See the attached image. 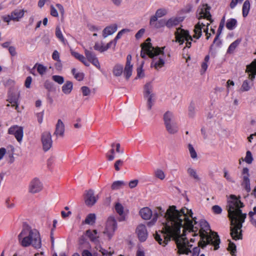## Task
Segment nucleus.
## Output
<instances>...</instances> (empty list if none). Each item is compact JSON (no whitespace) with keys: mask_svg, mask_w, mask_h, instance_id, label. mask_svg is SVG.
I'll return each mask as SVG.
<instances>
[{"mask_svg":"<svg viewBox=\"0 0 256 256\" xmlns=\"http://www.w3.org/2000/svg\"><path fill=\"white\" fill-rule=\"evenodd\" d=\"M56 64H54L55 68L57 70H62V66L61 61H60V60H56Z\"/></svg>","mask_w":256,"mask_h":256,"instance_id":"nucleus-64","label":"nucleus"},{"mask_svg":"<svg viewBox=\"0 0 256 256\" xmlns=\"http://www.w3.org/2000/svg\"><path fill=\"white\" fill-rule=\"evenodd\" d=\"M85 236L90 240L91 242L96 244V250L100 252L104 256H112V253L103 248L100 245L98 244L99 242V237L98 236L96 230H88L85 232Z\"/></svg>","mask_w":256,"mask_h":256,"instance_id":"nucleus-7","label":"nucleus"},{"mask_svg":"<svg viewBox=\"0 0 256 256\" xmlns=\"http://www.w3.org/2000/svg\"><path fill=\"white\" fill-rule=\"evenodd\" d=\"M8 134L14 135L18 142H21L24 136L23 128L18 125L12 126L8 128Z\"/></svg>","mask_w":256,"mask_h":256,"instance_id":"nucleus-11","label":"nucleus"},{"mask_svg":"<svg viewBox=\"0 0 256 256\" xmlns=\"http://www.w3.org/2000/svg\"><path fill=\"white\" fill-rule=\"evenodd\" d=\"M64 132V126L61 120H58L54 134L56 137H62Z\"/></svg>","mask_w":256,"mask_h":256,"instance_id":"nucleus-21","label":"nucleus"},{"mask_svg":"<svg viewBox=\"0 0 256 256\" xmlns=\"http://www.w3.org/2000/svg\"><path fill=\"white\" fill-rule=\"evenodd\" d=\"M246 72L248 74L249 79L252 82L256 76V59L246 66Z\"/></svg>","mask_w":256,"mask_h":256,"instance_id":"nucleus-17","label":"nucleus"},{"mask_svg":"<svg viewBox=\"0 0 256 256\" xmlns=\"http://www.w3.org/2000/svg\"><path fill=\"white\" fill-rule=\"evenodd\" d=\"M164 120L166 130L169 134H175L178 132V127L174 120V116L172 112H166L164 116Z\"/></svg>","mask_w":256,"mask_h":256,"instance_id":"nucleus-6","label":"nucleus"},{"mask_svg":"<svg viewBox=\"0 0 256 256\" xmlns=\"http://www.w3.org/2000/svg\"><path fill=\"white\" fill-rule=\"evenodd\" d=\"M84 53L88 60L95 66L100 69V64L94 52L85 49Z\"/></svg>","mask_w":256,"mask_h":256,"instance_id":"nucleus-18","label":"nucleus"},{"mask_svg":"<svg viewBox=\"0 0 256 256\" xmlns=\"http://www.w3.org/2000/svg\"><path fill=\"white\" fill-rule=\"evenodd\" d=\"M126 185V183L122 180H117L114 182L111 186L112 190H118L122 188Z\"/></svg>","mask_w":256,"mask_h":256,"instance_id":"nucleus-27","label":"nucleus"},{"mask_svg":"<svg viewBox=\"0 0 256 256\" xmlns=\"http://www.w3.org/2000/svg\"><path fill=\"white\" fill-rule=\"evenodd\" d=\"M212 210L213 212L216 214H220L222 212V208L220 206L217 205L213 206L212 208Z\"/></svg>","mask_w":256,"mask_h":256,"instance_id":"nucleus-53","label":"nucleus"},{"mask_svg":"<svg viewBox=\"0 0 256 256\" xmlns=\"http://www.w3.org/2000/svg\"><path fill=\"white\" fill-rule=\"evenodd\" d=\"M34 68H36L38 72L40 75L44 74L46 70V68L42 64H36Z\"/></svg>","mask_w":256,"mask_h":256,"instance_id":"nucleus-41","label":"nucleus"},{"mask_svg":"<svg viewBox=\"0 0 256 256\" xmlns=\"http://www.w3.org/2000/svg\"><path fill=\"white\" fill-rule=\"evenodd\" d=\"M210 58L209 55H206L205 56L204 61L202 62L201 64L200 73L202 74H204L207 70V68H208V64L210 60Z\"/></svg>","mask_w":256,"mask_h":256,"instance_id":"nucleus-28","label":"nucleus"},{"mask_svg":"<svg viewBox=\"0 0 256 256\" xmlns=\"http://www.w3.org/2000/svg\"><path fill=\"white\" fill-rule=\"evenodd\" d=\"M123 72V66L120 64H116L113 68V74L116 76H121Z\"/></svg>","mask_w":256,"mask_h":256,"instance_id":"nucleus-30","label":"nucleus"},{"mask_svg":"<svg viewBox=\"0 0 256 256\" xmlns=\"http://www.w3.org/2000/svg\"><path fill=\"white\" fill-rule=\"evenodd\" d=\"M250 9V3L248 0H246L242 6V16L244 18L246 17L249 12Z\"/></svg>","mask_w":256,"mask_h":256,"instance_id":"nucleus-32","label":"nucleus"},{"mask_svg":"<svg viewBox=\"0 0 256 256\" xmlns=\"http://www.w3.org/2000/svg\"><path fill=\"white\" fill-rule=\"evenodd\" d=\"M144 96L147 98L148 109L150 110L155 100V94L153 92V86L151 82H147L144 85Z\"/></svg>","mask_w":256,"mask_h":256,"instance_id":"nucleus-9","label":"nucleus"},{"mask_svg":"<svg viewBox=\"0 0 256 256\" xmlns=\"http://www.w3.org/2000/svg\"><path fill=\"white\" fill-rule=\"evenodd\" d=\"M138 181L137 180L130 181L128 184L129 187L131 188H135L138 185Z\"/></svg>","mask_w":256,"mask_h":256,"instance_id":"nucleus-60","label":"nucleus"},{"mask_svg":"<svg viewBox=\"0 0 256 256\" xmlns=\"http://www.w3.org/2000/svg\"><path fill=\"white\" fill-rule=\"evenodd\" d=\"M38 121L40 124H41L43 120L44 112H38L36 114Z\"/></svg>","mask_w":256,"mask_h":256,"instance_id":"nucleus-61","label":"nucleus"},{"mask_svg":"<svg viewBox=\"0 0 256 256\" xmlns=\"http://www.w3.org/2000/svg\"><path fill=\"white\" fill-rule=\"evenodd\" d=\"M124 162L121 160H117L114 165V168L116 171H118L120 170V166H122Z\"/></svg>","mask_w":256,"mask_h":256,"instance_id":"nucleus-50","label":"nucleus"},{"mask_svg":"<svg viewBox=\"0 0 256 256\" xmlns=\"http://www.w3.org/2000/svg\"><path fill=\"white\" fill-rule=\"evenodd\" d=\"M166 14V10L164 9H158L156 10V14L158 18H161Z\"/></svg>","mask_w":256,"mask_h":256,"instance_id":"nucleus-52","label":"nucleus"},{"mask_svg":"<svg viewBox=\"0 0 256 256\" xmlns=\"http://www.w3.org/2000/svg\"><path fill=\"white\" fill-rule=\"evenodd\" d=\"M96 216L94 214H88L85 219L84 223L92 225L96 222Z\"/></svg>","mask_w":256,"mask_h":256,"instance_id":"nucleus-31","label":"nucleus"},{"mask_svg":"<svg viewBox=\"0 0 256 256\" xmlns=\"http://www.w3.org/2000/svg\"><path fill=\"white\" fill-rule=\"evenodd\" d=\"M10 14L12 20L18 21L24 16V10L16 9L12 12Z\"/></svg>","mask_w":256,"mask_h":256,"instance_id":"nucleus-24","label":"nucleus"},{"mask_svg":"<svg viewBox=\"0 0 256 256\" xmlns=\"http://www.w3.org/2000/svg\"><path fill=\"white\" fill-rule=\"evenodd\" d=\"M32 82V78L31 76H28L25 80L24 85L26 88H30Z\"/></svg>","mask_w":256,"mask_h":256,"instance_id":"nucleus-57","label":"nucleus"},{"mask_svg":"<svg viewBox=\"0 0 256 256\" xmlns=\"http://www.w3.org/2000/svg\"><path fill=\"white\" fill-rule=\"evenodd\" d=\"M117 228V223L113 216H110L106 222L104 234L108 240L111 239Z\"/></svg>","mask_w":256,"mask_h":256,"instance_id":"nucleus-10","label":"nucleus"},{"mask_svg":"<svg viewBox=\"0 0 256 256\" xmlns=\"http://www.w3.org/2000/svg\"><path fill=\"white\" fill-rule=\"evenodd\" d=\"M94 48L95 50H98L100 52H104L107 50L106 46L102 43L100 44L96 42L94 44Z\"/></svg>","mask_w":256,"mask_h":256,"instance_id":"nucleus-40","label":"nucleus"},{"mask_svg":"<svg viewBox=\"0 0 256 256\" xmlns=\"http://www.w3.org/2000/svg\"><path fill=\"white\" fill-rule=\"evenodd\" d=\"M196 114L195 106L194 104H191L188 106V115L190 118H194Z\"/></svg>","mask_w":256,"mask_h":256,"instance_id":"nucleus-43","label":"nucleus"},{"mask_svg":"<svg viewBox=\"0 0 256 256\" xmlns=\"http://www.w3.org/2000/svg\"><path fill=\"white\" fill-rule=\"evenodd\" d=\"M82 256H96L95 254H92L89 250H82Z\"/></svg>","mask_w":256,"mask_h":256,"instance_id":"nucleus-55","label":"nucleus"},{"mask_svg":"<svg viewBox=\"0 0 256 256\" xmlns=\"http://www.w3.org/2000/svg\"><path fill=\"white\" fill-rule=\"evenodd\" d=\"M186 173L188 175L196 182L200 180V178L196 170L192 166H188L186 168Z\"/></svg>","mask_w":256,"mask_h":256,"instance_id":"nucleus-22","label":"nucleus"},{"mask_svg":"<svg viewBox=\"0 0 256 256\" xmlns=\"http://www.w3.org/2000/svg\"><path fill=\"white\" fill-rule=\"evenodd\" d=\"M250 217V222L252 224L256 227V206L253 208L252 211H251L248 214Z\"/></svg>","mask_w":256,"mask_h":256,"instance_id":"nucleus-37","label":"nucleus"},{"mask_svg":"<svg viewBox=\"0 0 256 256\" xmlns=\"http://www.w3.org/2000/svg\"><path fill=\"white\" fill-rule=\"evenodd\" d=\"M56 37L64 44L67 43L66 40L64 38L63 34L61 32L60 28L59 27H56Z\"/></svg>","mask_w":256,"mask_h":256,"instance_id":"nucleus-36","label":"nucleus"},{"mask_svg":"<svg viewBox=\"0 0 256 256\" xmlns=\"http://www.w3.org/2000/svg\"><path fill=\"white\" fill-rule=\"evenodd\" d=\"M52 58L55 60H60V54L56 50L54 51L52 54Z\"/></svg>","mask_w":256,"mask_h":256,"instance_id":"nucleus-59","label":"nucleus"},{"mask_svg":"<svg viewBox=\"0 0 256 256\" xmlns=\"http://www.w3.org/2000/svg\"><path fill=\"white\" fill-rule=\"evenodd\" d=\"M242 160L248 164H251L254 160L252 152L250 150H248L246 152V156L244 158H242Z\"/></svg>","mask_w":256,"mask_h":256,"instance_id":"nucleus-38","label":"nucleus"},{"mask_svg":"<svg viewBox=\"0 0 256 256\" xmlns=\"http://www.w3.org/2000/svg\"><path fill=\"white\" fill-rule=\"evenodd\" d=\"M114 208L116 212L120 216V220H124L126 218V212L124 210L123 206L121 204L117 202L115 204Z\"/></svg>","mask_w":256,"mask_h":256,"instance_id":"nucleus-23","label":"nucleus"},{"mask_svg":"<svg viewBox=\"0 0 256 256\" xmlns=\"http://www.w3.org/2000/svg\"><path fill=\"white\" fill-rule=\"evenodd\" d=\"M241 42L240 39H237L233 42H232L229 46L227 50V53L232 54L234 52L235 49L237 48V46L239 45L240 42Z\"/></svg>","mask_w":256,"mask_h":256,"instance_id":"nucleus-29","label":"nucleus"},{"mask_svg":"<svg viewBox=\"0 0 256 256\" xmlns=\"http://www.w3.org/2000/svg\"><path fill=\"white\" fill-rule=\"evenodd\" d=\"M250 88V83L248 80H245L244 81L242 86V91H248Z\"/></svg>","mask_w":256,"mask_h":256,"instance_id":"nucleus-47","label":"nucleus"},{"mask_svg":"<svg viewBox=\"0 0 256 256\" xmlns=\"http://www.w3.org/2000/svg\"><path fill=\"white\" fill-rule=\"evenodd\" d=\"M77 60L82 62L86 66H90V64L87 62L86 58L82 54H80V56H78V58Z\"/></svg>","mask_w":256,"mask_h":256,"instance_id":"nucleus-51","label":"nucleus"},{"mask_svg":"<svg viewBox=\"0 0 256 256\" xmlns=\"http://www.w3.org/2000/svg\"><path fill=\"white\" fill-rule=\"evenodd\" d=\"M72 74L74 75V78L78 80H82L84 78V74L82 72H78L74 68H72Z\"/></svg>","mask_w":256,"mask_h":256,"instance_id":"nucleus-33","label":"nucleus"},{"mask_svg":"<svg viewBox=\"0 0 256 256\" xmlns=\"http://www.w3.org/2000/svg\"><path fill=\"white\" fill-rule=\"evenodd\" d=\"M50 14L54 17H58V16L57 10L53 6H50Z\"/></svg>","mask_w":256,"mask_h":256,"instance_id":"nucleus-56","label":"nucleus"},{"mask_svg":"<svg viewBox=\"0 0 256 256\" xmlns=\"http://www.w3.org/2000/svg\"><path fill=\"white\" fill-rule=\"evenodd\" d=\"M154 174L157 178L161 180H164L166 177V175L164 171L160 169H158L155 170Z\"/></svg>","mask_w":256,"mask_h":256,"instance_id":"nucleus-42","label":"nucleus"},{"mask_svg":"<svg viewBox=\"0 0 256 256\" xmlns=\"http://www.w3.org/2000/svg\"><path fill=\"white\" fill-rule=\"evenodd\" d=\"M145 32V30L144 28H141L139 30L138 32L136 34V39H139L142 37Z\"/></svg>","mask_w":256,"mask_h":256,"instance_id":"nucleus-58","label":"nucleus"},{"mask_svg":"<svg viewBox=\"0 0 256 256\" xmlns=\"http://www.w3.org/2000/svg\"><path fill=\"white\" fill-rule=\"evenodd\" d=\"M8 52L12 56H15L16 54V48L13 46L8 48Z\"/></svg>","mask_w":256,"mask_h":256,"instance_id":"nucleus-63","label":"nucleus"},{"mask_svg":"<svg viewBox=\"0 0 256 256\" xmlns=\"http://www.w3.org/2000/svg\"><path fill=\"white\" fill-rule=\"evenodd\" d=\"M41 140L44 151L46 152L52 148V139L51 134L50 132H44L42 134Z\"/></svg>","mask_w":256,"mask_h":256,"instance_id":"nucleus-12","label":"nucleus"},{"mask_svg":"<svg viewBox=\"0 0 256 256\" xmlns=\"http://www.w3.org/2000/svg\"><path fill=\"white\" fill-rule=\"evenodd\" d=\"M224 178L229 182H231L232 183H234L235 182L234 180V178H232V176H230V174L228 173L227 170H224Z\"/></svg>","mask_w":256,"mask_h":256,"instance_id":"nucleus-48","label":"nucleus"},{"mask_svg":"<svg viewBox=\"0 0 256 256\" xmlns=\"http://www.w3.org/2000/svg\"><path fill=\"white\" fill-rule=\"evenodd\" d=\"M188 150L193 160L196 159L198 157L197 153L192 144H188Z\"/></svg>","mask_w":256,"mask_h":256,"instance_id":"nucleus-39","label":"nucleus"},{"mask_svg":"<svg viewBox=\"0 0 256 256\" xmlns=\"http://www.w3.org/2000/svg\"><path fill=\"white\" fill-rule=\"evenodd\" d=\"M175 35L176 42L181 44L186 41V47L190 48L191 46L192 38L188 30L178 28L176 29Z\"/></svg>","mask_w":256,"mask_h":256,"instance_id":"nucleus-8","label":"nucleus"},{"mask_svg":"<svg viewBox=\"0 0 256 256\" xmlns=\"http://www.w3.org/2000/svg\"><path fill=\"white\" fill-rule=\"evenodd\" d=\"M244 206L240 197L232 194L228 198L226 207L232 226L230 235L234 240L242 238V228L246 216V214L242 211Z\"/></svg>","mask_w":256,"mask_h":256,"instance_id":"nucleus-2","label":"nucleus"},{"mask_svg":"<svg viewBox=\"0 0 256 256\" xmlns=\"http://www.w3.org/2000/svg\"><path fill=\"white\" fill-rule=\"evenodd\" d=\"M73 88L72 83L70 81H67L62 86V91L66 94H70Z\"/></svg>","mask_w":256,"mask_h":256,"instance_id":"nucleus-26","label":"nucleus"},{"mask_svg":"<svg viewBox=\"0 0 256 256\" xmlns=\"http://www.w3.org/2000/svg\"><path fill=\"white\" fill-rule=\"evenodd\" d=\"M242 185L244 188L247 192L250 191V180L249 178V170L247 168H244L242 170Z\"/></svg>","mask_w":256,"mask_h":256,"instance_id":"nucleus-15","label":"nucleus"},{"mask_svg":"<svg viewBox=\"0 0 256 256\" xmlns=\"http://www.w3.org/2000/svg\"><path fill=\"white\" fill-rule=\"evenodd\" d=\"M182 20V18L178 17L170 18L166 22H165L164 20H160V22L162 24H165L168 28H170L178 25Z\"/></svg>","mask_w":256,"mask_h":256,"instance_id":"nucleus-19","label":"nucleus"},{"mask_svg":"<svg viewBox=\"0 0 256 256\" xmlns=\"http://www.w3.org/2000/svg\"><path fill=\"white\" fill-rule=\"evenodd\" d=\"M81 91L84 96H89L90 93V89L86 86H84L81 88Z\"/></svg>","mask_w":256,"mask_h":256,"instance_id":"nucleus-49","label":"nucleus"},{"mask_svg":"<svg viewBox=\"0 0 256 256\" xmlns=\"http://www.w3.org/2000/svg\"><path fill=\"white\" fill-rule=\"evenodd\" d=\"M237 21L236 19L232 18L228 20L226 24V27L230 30H234L236 26Z\"/></svg>","mask_w":256,"mask_h":256,"instance_id":"nucleus-35","label":"nucleus"},{"mask_svg":"<svg viewBox=\"0 0 256 256\" xmlns=\"http://www.w3.org/2000/svg\"><path fill=\"white\" fill-rule=\"evenodd\" d=\"M52 79L54 81L59 84H62L64 82V77L60 76L54 75L52 76Z\"/></svg>","mask_w":256,"mask_h":256,"instance_id":"nucleus-44","label":"nucleus"},{"mask_svg":"<svg viewBox=\"0 0 256 256\" xmlns=\"http://www.w3.org/2000/svg\"><path fill=\"white\" fill-rule=\"evenodd\" d=\"M140 214L143 219L149 220L152 214V211L150 208L145 207L140 210Z\"/></svg>","mask_w":256,"mask_h":256,"instance_id":"nucleus-25","label":"nucleus"},{"mask_svg":"<svg viewBox=\"0 0 256 256\" xmlns=\"http://www.w3.org/2000/svg\"><path fill=\"white\" fill-rule=\"evenodd\" d=\"M136 234L140 241L144 242L146 240L148 236V232L145 225L139 224L136 230Z\"/></svg>","mask_w":256,"mask_h":256,"instance_id":"nucleus-16","label":"nucleus"},{"mask_svg":"<svg viewBox=\"0 0 256 256\" xmlns=\"http://www.w3.org/2000/svg\"><path fill=\"white\" fill-rule=\"evenodd\" d=\"M210 8L208 4L200 6L196 12V16L199 20L198 22L196 24L194 30V38L198 39L202 36V31L206 33V38L208 39L210 34L208 33V26L212 22V16L210 14Z\"/></svg>","mask_w":256,"mask_h":256,"instance_id":"nucleus-4","label":"nucleus"},{"mask_svg":"<svg viewBox=\"0 0 256 256\" xmlns=\"http://www.w3.org/2000/svg\"><path fill=\"white\" fill-rule=\"evenodd\" d=\"M228 250L230 252V254L232 256H235L234 254L236 252V246L234 242L230 241Z\"/></svg>","mask_w":256,"mask_h":256,"instance_id":"nucleus-45","label":"nucleus"},{"mask_svg":"<svg viewBox=\"0 0 256 256\" xmlns=\"http://www.w3.org/2000/svg\"><path fill=\"white\" fill-rule=\"evenodd\" d=\"M84 199L86 205L88 206H92L96 202L98 197L94 196L93 190H89L85 192Z\"/></svg>","mask_w":256,"mask_h":256,"instance_id":"nucleus-14","label":"nucleus"},{"mask_svg":"<svg viewBox=\"0 0 256 256\" xmlns=\"http://www.w3.org/2000/svg\"><path fill=\"white\" fill-rule=\"evenodd\" d=\"M160 218L162 230L154 235L155 240L160 244L164 246L172 238L175 240L179 250L188 254L191 252L192 246L186 237L188 235L199 238L198 246L202 248L207 246L210 247V250L212 246L214 250L219 248L220 239L217 233L210 230L206 220L196 221V218L192 217L191 210L183 208L178 210L176 206H172L164 212L158 208L148 225L152 226Z\"/></svg>","mask_w":256,"mask_h":256,"instance_id":"nucleus-1","label":"nucleus"},{"mask_svg":"<svg viewBox=\"0 0 256 256\" xmlns=\"http://www.w3.org/2000/svg\"><path fill=\"white\" fill-rule=\"evenodd\" d=\"M130 32V30L128 28H124L120 30L118 34H116V36L114 38V40H116V42H117V40L120 39L122 36L126 32Z\"/></svg>","mask_w":256,"mask_h":256,"instance_id":"nucleus-46","label":"nucleus"},{"mask_svg":"<svg viewBox=\"0 0 256 256\" xmlns=\"http://www.w3.org/2000/svg\"><path fill=\"white\" fill-rule=\"evenodd\" d=\"M150 40V39L148 38L146 42L142 44L140 56L143 58H146L147 56L151 58V67L158 70L165 64L166 54L164 51V47L153 46Z\"/></svg>","mask_w":256,"mask_h":256,"instance_id":"nucleus-3","label":"nucleus"},{"mask_svg":"<svg viewBox=\"0 0 256 256\" xmlns=\"http://www.w3.org/2000/svg\"><path fill=\"white\" fill-rule=\"evenodd\" d=\"M118 29V26L116 24H113L106 26L102 31V36L104 38L114 34Z\"/></svg>","mask_w":256,"mask_h":256,"instance_id":"nucleus-20","label":"nucleus"},{"mask_svg":"<svg viewBox=\"0 0 256 256\" xmlns=\"http://www.w3.org/2000/svg\"><path fill=\"white\" fill-rule=\"evenodd\" d=\"M18 240L19 243L23 247L32 246L38 249L42 246V240L39 232L28 226L23 227L18 236Z\"/></svg>","mask_w":256,"mask_h":256,"instance_id":"nucleus-5","label":"nucleus"},{"mask_svg":"<svg viewBox=\"0 0 256 256\" xmlns=\"http://www.w3.org/2000/svg\"><path fill=\"white\" fill-rule=\"evenodd\" d=\"M137 76L138 78H142L144 76V72L142 69V66L138 68Z\"/></svg>","mask_w":256,"mask_h":256,"instance_id":"nucleus-62","label":"nucleus"},{"mask_svg":"<svg viewBox=\"0 0 256 256\" xmlns=\"http://www.w3.org/2000/svg\"><path fill=\"white\" fill-rule=\"evenodd\" d=\"M42 188V184L38 178H34L30 182L28 192L32 194L40 192Z\"/></svg>","mask_w":256,"mask_h":256,"instance_id":"nucleus-13","label":"nucleus"},{"mask_svg":"<svg viewBox=\"0 0 256 256\" xmlns=\"http://www.w3.org/2000/svg\"><path fill=\"white\" fill-rule=\"evenodd\" d=\"M88 27L91 32H98L100 30V28L91 24H88Z\"/></svg>","mask_w":256,"mask_h":256,"instance_id":"nucleus-54","label":"nucleus"},{"mask_svg":"<svg viewBox=\"0 0 256 256\" xmlns=\"http://www.w3.org/2000/svg\"><path fill=\"white\" fill-rule=\"evenodd\" d=\"M132 65H126L124 70V74L126 79L129 78L132 76Z\"/></svg>","mask_w":256,"mask_h":256,"instance_id":"nucleus-34","label":"nucleus"}]
</instances>
